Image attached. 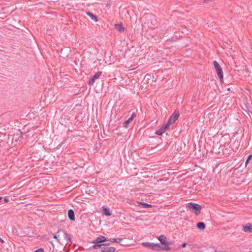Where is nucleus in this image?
<instances>
[{"label": "nucleus", "mask_w": 252, "mask_h": 252, "mask_svg": "<svg viewBox=\"0 0 252 252\" xmlns=\"http://www.w3.org/2000/svg\"><path fill=\"white\" fill-rule=\"evenodd\" d=\"M136 115L135 113H133L129 118L131 119L132 121H133V120L136 117Z\"/></svg>", "instance_id": "obj_25"}, {"label": "nucleus", "mask_w": 252, "mask_h": 252, "mask_svg": "<svg viewBox=\"0 0 252 252\" xmlns=\"http://www.w3.org/2000/svg\"><path fill=\"white\" fill-rule=\"evenodd\" d=\"M164 132H165L164 130L161 127L156 132V133L158 135H161Z\"/></svg>", "instance_id": "obj_21"}, {"label": "nucleus", "mask_w": 252, "mask_h": 252, "mask_svg": "<svg viewBox=\"0 0 252 252\" xmlns=\"http://www.w3.org/2000/svg\"><path fill=\"white\" fill-rule=\"evenodd\" d=\"M51 2H54L55 1L54 0H48V4H50Z\"/></svg>", "instance_id": "obj_31"}, {"label": "nucleus", "mask_w": 252, "mask_h": 252, "mask_svg": "<svg viewBox=\"0 0 252 252\" xmlns=\"http://www.w3.org/2000/svg\"><path fill=\"white\" fill-rule=\"evenodd\" d=\"M142 246L144 247L150 248L153 250L159 251V244H154L153 243L150 242H143L142 244Z\"/></svg>", "instance_id": "obj_4"}, {"label": "nucleus", "mask_w": 252, "mask_h": 252, "mask_svg": "<svg viewBox=\"0 0 252 252\" xmlns=\"http://www.w3.org/2000/svg\"><path fill=\"white\" fill-rule=\"evenodd\" d=\"M186 245H187V244L186 243H184L182 245V248H185V247H186Z\"/></svg>", "instance_id": "obj_28"}, {"label": "nucleus", "mask_w": 252, "mask_h": 252, "mask_svg": "<svg viewBox=\"0 0 252 252\" xmlns=\"http://www.w3.org/2000/svg\"><path fill=\"white\" fill-rule=\"evenodd\" d=\"M176 121V120H175V119H174L172 117H170L169 118V120H168V122H168L169 124H170V125H171L173 124L175 122V121Z\"/></svg>", "instance_id": "obj_23"}, {"label": "nucleus", "mask_w": 252, "mask_h": 252, "mask_svg": "<svg viewBox=\"0 0 252 252\" xmlns=\"http://www.w3.org/2000/svg\"><path fill=\"white\" fill-rule=\"evenodd\" d=\"M87 14L94 21L97 22L98 21L97 16L93 14L92 13L88 12H87Z\"/></svg>", "instance_id": "obj_13"}, {"label": "nucleus", "mask_w": 252, "mask_h": 252, "mask_svg": "<svg viewBox=\"0 0 252 252\" xmlns=\"http://www.w3.org/2000/svg\"><path fill=\"white\" fill-rule=\"evenodd\" d=\"M91 248L94 249H96L95 244L93 245Z\"/></svg>", "instance_id": "obj_29"}, {"label": "nucleus", "mask_w": 252, "mask_h": 252, "mask_svg": "<svg viewBox=\"0 0 252 252\" xmlns=\"http://www.w3.org/2000/svg\"><path fill=\"white\" fill-rule=\"evenodd\" d=\"M158 239L160 242L161 244L163 245H166V244H168V243L166 240V238L164 235H161L158 237Z\"/></svg>", "instance_id": "obj_10"}, {"label": "nucleus", "mask_w": 252, "mask_h": 252, "mask_svg": "<svg viewBox=\"0 0 252 252\" xmlns=\"http://www.w3.org/2000/svg\"><path fill=\"white\" fill-rule=\"evenodd\" d=\"M59 233H60L61 235V241L62 242H63V240H64V242L66 243V244H68L69 242L71 243V238L70 234L67 233L66 232L62 230H59Z\"/></svg>", "instance_id": "obj_2"}, {"label": "nucleus", "mask_w": 252, "mask_h": 252, "mask_svg": "<svg viewBox=\"0 0 252 252\" xmlns=\"http://www.w3.org/2000/svg\"><path fill=\"white\" fill-rule=\"evenodd\" d=\"M68 217L70 220L74 221L75 220V214L74 211L70 209L68 211Z\"/></svg>", "instance_id": "obj_9"}, {"label": "nucleus", "mask_w": 252, "mask_h": 252, "mask_svg": "<svg viewBox=\"0 0 252 252\" xmlns=\"http://www.w3.org/2000/svg\"><path fill=\"white\" fill-rule=\"evenodd\" d=\"M243 231L245 232H250L252 233V225L251 223H247V224L243 225Z\"/></svg>", "instance_id": "obj_8"}, {"label": "nucleus", "mask_w": 252, "mask_h": 252, "mask_svg": "<svg viewBox=\"0 0 252 252\" xmlns=\"http://www.w3.org/2000/svg\"><path fill=\"white\" fill-rule=\"evenodd\" d=\"M61 234L59 233V230L58 231L56 234L53 235V237L56 239H57L59 242H61Z\"/></svg>", "instance_id": "obj_16"}, {"label": "nucleus", "mask_w": 252, "mask_h": 252, "mask_svg": "<svg viewBox=\"0 0 252 252\" xmlns=\"http://www.w3.org/2000/svg\"><path fill=\"white\" fill-rule=\"evenodd\" d=\"M106 238L104 236L101 235L97 237L95 239H94L92 243L102 244L101 243L104 242L105 241H106Z\"/></svg>", "instance_id": "obj_6"}, {"label": "nucleus", "mask_w": 252, "mask_h": 252, "mask_svg": "<svg viewBox=\"0 0 252 252\" xmlns=\"http://www.w3.org/2000/svg\"><path fill=\"white\" fill-rule=\"evenodd\" d=\"M2 199L1 197H0V200Z\"/></svg>", "instance_id": "obj_36"}, {"label": "nucleus", "mask_w": 252, "mask_h": 252, "mask_svg": "<svg viewBox=\"0 0 252 252\" xmlns=\"http://www.w3.org/2000/svg\"><path fill=\"white\" fill-rule=\"evenodd\" d=\"M115 29L116 30H117L120 32H124L125 31V28L124 27V26H123L122 24H116L115 25Z\"/></svg>", "instance_id": "obj_12"}, {"label": "nucleus", "mask_w": 252, "mask_h": 252, "mask_svg": "<svg viewBox=\"0 0 252 252\" xmlns=\"http://www.w3.org/2000/svg\"><path fill=\"white\" fill-rule=\"evenodd\" d=\"M249 160V159H247V160L246 161V164H247L248 163Z\"/></svg>", "instance_id": "obj_34"}, {"label": "nucleus", "mask_w": 252, "mask_h": 252, "mask_svg": "<svg viewBox=\"0 0 252 252\" xmlns=\"http://www.w3.org/2000/svg\"><path fill=\"white\" fill-rule=\"evenodd\" d=\"M187 207L189 209L191 212L195 214L196 216H198L201 213V206L196 203L193 202L188 203Z\"/></svg>", "instance_id": "obj_1"}, {"label": "nucleus", "mask_w": 252, "mask_h": 252, "mask_svg": "<svg viewBox=\"0 0 252 252\" xmlns=\"http://www.w3.org/2000/svg\"><path fill=\"white\" fill-rule=\"evenodd\" d=\"M95 246H96V249H98L99 248H101L102 249V247L103 246H106L107 244H100V243H95Z\"/></svg>", "instance_id": "obj_22"}, {"label": "nucleus", "mask_w": 252, "mask_h": 252, "mask_svg": "<svg viewBox=\"0 0 252 252\" xmlns=\"http://www.w3.org/2000/svg\"><path fill=\"white\" fill-rule=\"evenodd\" d=\"M102 213L103 214L106 215V216H110L111 215V213L110 212L109 209L105 207L104 206L102 207Z\"/></svg>", "instance_id": "obj_11"}, {"label": "nucleus", "mask_w": 252, "mask_h": 252, "mask_svg": "<svg viewBox=\"0 0 252 252\" xmlns=\"http://www.w3.org/2000/svg\"><path fill=\"white\" fill-rule=\"evenodd\" d=\"M179 113L177 111H175L171 117H172L175 120H177L179 117Z\"/></svg>", "instance_id": "obj_17"}, {"label": "nucleus", "mask_w": 252, "mask_h": 252, "mask_svg": "<svg viewBox=\"0 0 252 252\" xmlns=\"http://www.w3.org/2000/svg\"><path fill=\"white\" fill-rule=\"evenodd\" d=\"M196 226L198 229L201 230L204 229L206 227L205 224L203 222H199L197 223Z\"/></svg>", "instance_id": "obj_14"}, {"label": "nucleus", "mask_w": 252, "mask_h": 252, "mask_svg": "<svg viewBox=\"0 0 252 252\" xmlns=\"http://www.w3.org/2000/svg\"><path fill=\"white\" fill-rule=\"evenodd\" d=\"M170 124H169L168 122L164 126H163V127H162L161 128L163 129V130H164V131L165 132L168 128H169V126H170Z\"/></svg>", "instance_id": "obj_24"}, {"label": "nucleus", "mask_w": 252, "mask_h": 252, "mask_svg": "<svg viewBox=\"0 0 252 252\" xmlns=\"http://www.w3.org/2000/svg\"><path fill=\"white\" fill-rule=\"evenodd\" d=\"M4 200L5 202H8L9 201L8 199L6 198H4Z\"/></svg>", "instance_id": "obj_32"}, {"label": "nucleus", "mask_w": 252, "mask_h": 252, "mask_svg": "<svg viewBox=\"0 0 252 252\" xmlns=\"http://www.w3.org/2000/svg\"><path fill=\"white\" fill-rule=\"evenodd\" d=\"M213 64L215 68L216 69V70L217 72V74L218 75V77L220 79L221 81L223 79V71L222 70V68L218 62L216 61H213Z\"/></svg>", "instance_id": "obj_3"}, {"label": "nucleus", "mask_w": 252, "mask_h": 252, "mask_svg": "<svg viewBox=\"0 0 252 252\" xmlns=\"http://www.w3.org/2000/svg\"><path fill=\"white\" fill-rule=\"evenodd\" d=\"M105 244H107V245H106V246H107V245H109V243H105Z\"/></svg>", "instance_id": "obj_35"}, {"label": "nucleus", "mask_w": 252, "mask_h": 252, "mask_svg": "<svg viewBox=\"0 0 252 252\" xmlns=\"http://www.w3.org/2000/svg\"><path fill=\"white\" fill-rule=\"evenodd\" d=\"M50 243L52 244V248H50V251H51V252H54V245L53 244V243L52 242H50Z\"/></svg>", "instance_id": "obj_26"}, {"label": "nucleus", "mask_w": 252, "mask_h": 252, "mask_svg": "<svg viewBox=\"0 0 252 252\" xmlns=\"http://www.w3.org/2000/svg\"><path fill=\"white\" fill-rule=\"evenodd\" d=\"M159 251L160 250H163V251H169L171 250V248L170 247H169V246L166 244V245H164V246H161L160 245H159Z\"/></svg>", "instance_id": "obj_15"}, {"label": "nucleus", "mask_w": 252, "mask_h": 252, "mask_svg": "<svg viewBox=\"0 0 252 252\" xmlns=\"http://www.w3.org/2000/svg\"><path fill=\"white\" fill-rule=\"evenodd\" d=\"M132 121L131 120V119H130V118H128V120H127L124 123H123V126L124 127H125L126 128L128 126V125L129 123H130Z\"/></svg>", "instance_id": "obj_18"}, {"label": "nucleus", "mask_w": 252, "mask_h": 252, "mask_svg": "<svg viewBox=\"0 0 252 252\" xmlns=\"http://www.w3.org/2000/svg\"><path fill=\"white\" fill-rule=\"evenodd\" d=\"M102 74V71L97 72L94 76H93L89 80L88 84L90 85H93L95 80L99 78Z\"/></svg>", "instance_id": "obj_5"}, {"label": "nucleus", "mask_w": 252, "mask_h": 252, "mask_svg": "<svg viewBox=\"0 0 252 252\" xmlns=\"http://www.w3.org/2000/svg\"><path fill=\"white\" fill-rule=\"evenodd\" d=\"M140 204L141 205H142V206L144 207V208H150V207H152V205L151 204H148L147 203H145V202H140Z\"/></svg>", "instance_id": "obj_20"}, {"label": "nucleus", "mask_w": 252, "mask_h": 252, "mask_svg": "<svg viewBox=\"0 0 252 252\" xmlns=\"http://www.w3.org/2000/svg\"><path fill=\"white\" fill-rule=\"evenodd\" d=\"M121 240H122V239H121V238H119V239L111 238L110 239V242L111 243H114V242L120 243Z\"/></svg>", "instance_id": "obj_19"}, {"label": "nucleus", "mask_w": 252, "mask_h": 252, "mask_svg": "<svg viewBox=\"0 0 252 252\" xmlns=\"http://www.w3.org/2000/svg\"><path fill=\"white\" fill-rule=\"evenodd\" d=\"M34 252H44L42 249H39L35 251Z\"/></svg>", "instance_id": "obj_27"}, {"label": "nucleus", "mask_w": 252, "mask_h": 252, "mask_svg": "<svg viewBox=\"0 0 252 252\" xmlns=\"http://www.w3.org/2000/svg\"><path fill=\"white\" fill-rule=\"evenodd\" d=\"M115 250H116V248L115 247H107L105 246H103L101 250V252H115Z\"/></svg>", "instance_id": "obj_7"}, {"label": "nucleus", "mask_w": 252, "mask_h": 252, "mask_svg": "<svg viewBox=\"0 0 252 252\" xmlns=\"http://www.w3.org/2000/svg\"><path fill=\"white\" fill-rule=\"evenodd\" d=\"M252 157V155H249L248 159H250Z\"/></svg>", "instance_id": "obj_30"}, {"label": "nucleus", "mask_w": 252, "mask_h": 252, "mask_svg": "<svg viewBox=\"0 0 252 252\" xmlns=\"http://www.w3.org/2000/svg\"><path fill=\"white\" fill-rule=\"evenodd\" d=\"M0 241H1V242L2 243H4V241H3L1 238H0Z\"/></svg>", "instance_id": "obj_33"}]
</instances>
